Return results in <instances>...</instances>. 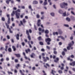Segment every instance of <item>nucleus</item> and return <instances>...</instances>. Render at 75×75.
Here are the masks:
<instances>
[{
	"instance_id": "obj_57",
	"label": "nucleus",
	"mask_w": 75,
	"mask_h": 75,
	"mask_svg": "<svg viewBox=\"0 0 75 75\" xmlns=\"http://www.w3.org/2000/svg\"><path fill=\"white\" fill-rule=\"evenodd\" d=\"M21 8L23 9H25V6H23L21 7Z\"/></svg>"
},
{
	"instance_id": "obj_63",
	"label": "nucleus",
	"mask_w": 75,
	"mask_h": 75,
	"mask_svg": "<svg viewBox=\"0 0 75 75\" xmlns=\"http://www.w3.org/2000/svg\"><path fill=\"white\" fill-rule=\"evenodd\" d=\"M7 38L8 39H10V36L8 35H7Z\"/></svg>"
},
{
	"instance_id": "obj_51",
	"label": "nucleus",
	"mask_w": 75,
	"mask_h": 75,
	"mask_svg": "<svg viewBox=\"0 0 75 75\" xmlns=\"http://www.w3.org/2000/svg\"><path fill=\"white\" fill-rule=\"evenodd\" d=\"M32 70L33 71H34V70H35V67H33L32 68Z\"/></svg>"
},
{
	"instance_id": "obj_39",
	"label": "nucleus",
	"mask_w": 75,
	"mask_h": 75,
	"mask_svg": "<svg viewBox=\"0 0 75 75\" xmlns=\"http://www.w3.org/2000/svg\"><path fill=\"white\" fill-rule=\"evenodd\" d=\"M1 20L2 21H5V18H4V17H2L1 18Z\"/></svg>"
},
{
	"instance_id": "obj_28",
	"label": "nucleus",
	"mask_w": 75,
	"mask_h": 75,
	"mask_svg": "<svg viewBox=\"0 0 75 75\" xmlns=\"http://www.w3.org/2000/svg\"><path fill=\"white\" fill-rule=\"evenodd\" d=\"M8 51H9V52H11L12 51L11 48H8Z\"/></svg>"
},
{
	"instance_id": "obj_50",
	"label": "nucleus",
	"mask_w": 75,
	"mask_h": 75,
	"mask_svg": "<svg viewBox=\"0 0 75 75\" xmlns=\"http://www.w3.org/2000/svg\"><path fill=\"white\" fill-rule=\"evenodd\" d=\"M71 58H74V55L72 54L71 56Z\"/></svg>"
},
{
	"instance_id": "obj_2",
	"label": "nucleus",
	"mask_w": 75,
	"mask_h": 75,
	"mask_svg": "<svg viewBox=\"0 0 75 75\" xmlns=\"http://www.w3.org/2000/svg\"><path fill=\"white\" fill-rule=\"evenodd\" d=\"M20 13L21 12V11H20V9H18L17 11H15V13H16V18L18 19V18H20V13Z\"/></svg>"
},
{
	"instance_id": "obj_8",
	"label": "nucleus",
	"mask_w": 75,
	"mask_h": 75,
	"mask_svg": "<svg viewBox=\"0 0 75 75\" xmlns=\"http://www.w3.org/2000/svg\"><path fill=\"white\" fill-rule=\"evenodd\" d=\"M68 46H67V49L68 50H70L71 49V48L72 46V44H68Z\"/></svg>"
},
{
	"instance_id": "obj_19",
	"label": "nucleus",
	"mask_w": 75,
	"mask_h": 75,
	"mask_svg": "<svg viewBox=\"0 0 75 75\" xmlns=\"http://www.w3.org/2000/svg\"><path fill=\"white\" fill-rule=\"evenodd\" d=\"M45 34H48L49 33V30H46L45 32Z\"/></svg>"
},
{
	"instance_id": "obj_17",
	"label": "nucleus",
	"mask_w": 75,
	"mask_h": 75,
	"mask_svg": "<svg viewBox=\"0 0 75 75\" xmlns=\"http://www.w3.org/2000/svg\"><path fill=\"white\" fill-rule=\"evenodd\" d=\"M12 48L13 49L14 51H16V47L14 46H13Z\"/></svg>"
},
{
	"instance_id": "obj_20",
	"label": "nucleus",
	"mask_w": 75,
	"mask_h": 75,
	"mask_svg": "<svg viewBox=\"0 0 75 75\" xmlns=\"http://www.w3.org/2000/svg\"><path fill=\"white\" fill-rule=\"evenodd\" d=\"M58 32L60 34H62V32L61 31V29H58Z\"/></svg>"
},
{
	"instance_id": "obj_56",
	"label": "nucleus",
	"mask_w": 75,
	"mask_h": 75,
	"mask_svg": "<svg viewBox=\"0 0 75 75\" xmlns=\"http://www.w3.org/2000/svg\"><path fill=\"white\" fill-rule=\"evenodd\" d=\"M69 74H71V75H72V72L71 71H69Z\"/></svg>"
},
{
	"instance_id": "obj_43",
	"label": "nucleus",
	"mask_w": 75,
	"mask_h": 75,
	"mask_svg": "<svg viewBox=\"0 0 75 75\" xmlns=\"http://www.w3.org/2000/svg\"><path fill=\"white\" fill-rule=\"evenodd\" d=\"M63 50L64 51V52H67V50L65 48H64L63 49Z\"/></svg>"
},
{
	"instance_id": "obj_62",
	"label": "nucleus",
	"mask_w": 75,
	"mask_h": 75,
	"mask_svg": "<svg viewBox=\"0 0 75 75\" xmlns=\"http://www.w3.org/2000/svg\"><path fill=\"white\" fill-rule=\"evenodd\" d=\"M64 69V67H62L60 69L61 70H63Z\"/></svg>"
},
{
	"instance_id": "obj_52",
	"label": "nucleus",
	"mask_w": 75,
	"mask_h": 75,
	"mask_svg": "<svg viewBox=\"0 0 75 75\" xmlns=\"http://www.w3.org/2000/svg\"><path fill=\"white\" fill-rule=\"evenodd\" d=\"M45 36L46 37L48 38V37H49V35H47V34H46Z\"/></svg>"
},
{
	"instance_id": "obj_32",
	"label": "nucleus",
	"mask_w": 75,
	"mask_h": 75,
	"mask_svg": "<svg viewBox=\"0 0 75 75\" xmlns=\"http://www.w3.org/2000/svg\"><path fill=\"white\" fill-rule=\"evenodd\" d=\"M62 55L63 56H64V55H65V52L64 51H63L62 52Z\"/></svg>"
},
{
	"instance_id": "obj_15",
	"label": "nucleus",
	"mask_w": 75,
	"mask_h": 75,
	"mask_svg": "<svg viewBox=\"0 0 75 75\" xmlns=\"http://www.w3.org/2000/svg\"><path fill=\"white\" fill-rule=\"evenodd\" d=\"M38 3V1H34L33 2V4H37Z\"/></svg>"
},
{
	"instance_id": "obj_1",
	"label": "nucleus",
	"mask_w": 75,
	"mask_h": 75,
	"mask_svg": "<svg viewBox=\"0 0 75 75\" xmlns=\"http://www.w3.org/2000/svg\"><path fill=\"white\" fill-rule=\"evenodd\" d=\"M29 32L30 33H32V30L31 29H29L28 30H26V34L28 36V38L29 41H31V37L30 36V33H29Z\"/></svg>"
},
{
	"instance_id": "obj_14",
	"label": "nucleus",
	"mask_w": 75,
	"mask_h": 75,
	"mask_svg": "<svg viewBox=\"0 0 75 75\" xmlns=\"http://www.w3.org/2000/svg\"><path fill=\"white\" fill-rule=\"evenodd\" d=\"M25 51L26 54H28V52H30L31 50H30V49L28 48L27 50H25Z\"/></svg>"
},
{
	"instance_id": "obj_21",
	"label": "nucleus",
	"mask_w": 75,
	"mask_h": 75,
	"mask_svg": "<svg viewBox=\"0 0 75 75\" xmlns=\"http://www.w3.org/2000/svg\"><path fill=\"white\" fill-rule=\"evenodd\" d=\"M16 13H15V11H13L12 13L11 14V16L13 17L14 16V14Z\"/></svg>"
},
{
	"instance_id": "obj_23",
	"label": "nucleus",
	"mask_w": 75,
	"mask_h": 75,
	"mask_svg": "<svg viewBox=\"0 0 75 75\" xmlns=\"http://www.w3.org/2000/svg\"><path fill=\"white\" fill-rule=\"evenodd\" d=\"M8 46L6 45L5 46V51L7 52V49H8Z\"/></svg>"
},
{
	"instance_id": "obj_60",
	"label": "nucleus",
	"mask_w": 75,
	"mask_h": 75,
	"mask_svg": "<svg viewBox=\"0 0 75 75\" xmlns=\"http://www.w3.org/2000/svg\"><path fill=\"white\" fill-rule=\"evenodd\" d=\"M39 31H41L42 30V29H41V28H39Z\"/></svg>"
},
{
	"instance_id": "obj_64",
	"label": "nucleus",
	"mask_w": 75,
	"mask_h": 75,
	"mask_svg": "<svg viewBox=\"0 0 75 75\" xmlns=\"http://www.w3.org/2000/svg\"><path fill=\"white\" fill-rule=\"evenodd\" d=\"M6 38H4L3 39V41H6Z\"/></svg>"
},
{
	"instance_id": "obj_59",
	"label": "nucleus",
	"mask_w": 75,
	"mask_h": 75,
	"mask_svg": "<svg viewBox=\"0 0 75 75\" xmlns=\"http://www.w3.org/2000/svg\"><path fill=\"white\" fill-rule=\"evenodd\" d=\"M6 60L7 61H9V58L8 57H6Z\"/></svg>"
},
{
	"instance_id": "obj_55",
	"label": "nucleus",
	"mask_w": 75,
	"mask_h": 75,
	"mask_svg": "<svg viewBox=\"0 0 75 75\" xmlns=\"http://www.w3.org/2000/svg\"><path fill=\"white\" fill-rule=\"evenodd\" d=\"M22 45L23 46H24L25 45V43L24 42H22Z\"/></svg>"
},
{
	"instance_id": "obj_40",
	"label": "nucleus",
	"mask_w": 75,
	"mask_h": 75,
	"mask_svg": "<svg viewBox=\"0 0 75 75\" xmlns=\"http://www.w3.org/2000/svg\"><path fill=\"white\" fill-rule=\"evenodd\" d=\"M44 6H46V5H47V2L46 1H44Z\"/></svg>"
},
{
	"instance_id": "obj_34",
	"label": "nucleus",
	"mask_w": 75,
	"mask_h": 75,
	"mask_svg": "<svg viewBox=\"0 0 75 75\" xmlns=\"http://www.w3.org/2000/svg\"><path fill=\"white\" fill-rule=\"evenodd\" d=\"M53 53L54 54H55V55H57V52L56 51H54Z\"/></svg>"
},
{
	"instance_id": "obj_54",
	"label": "nucleus",
	"mask_w": 75,
	"mask_h": 75,
	"mask_svg": "<svg viewBox=\"0 0 75 75\" xmlns=\"http://www.w3.org/2000/svg\"><path fill=\"white\" fill-rule=\"evenodd\" d=\"M44 18V16H42V17H41V20H42Z\"/></svg>"
},
{
	"instance_id": "obj_46",
	"label": "nucleus",
	"mask_w": 75,
	"mask_h": 75,
	"mask_svg": "<svg viewBox=\"0 0 75 75\" xmlns=\"http://www.w3.org/2000/svg\"><path fill=\"white\" fill-rule=\"evenodd\" d=\"M15 62L16 63H17L18 62V60L17 59H15Z\"/></svg>"
},
{
	"instance_id": "obj_42",
	"label": "nucleus",
	"mask_w": 75,
	"mask_h": 75,
	"mask_svg": "<svg viewBox=\"0 0 75 75\" xmlns=\"http://www.w3.org/2000/svg\"><path fill=\"white\" fill-rule=\"evenodd\" d=\"M42 72L44 74L43 75H47V74L45 73V71H44V70H43L42 71Z\"/></svg>"
},
{
	"instance_id": "obj_58",
	"label": "nucleus",
	"mask_w": 75,
	"mask_h": 75,
	"mask_svg": "<svg viewBox=\"0 0 75 75\" xmlns=\"http://www.w3.org/2000/svg\"><path fill=\"white\" fill-rule=\"evenodd\" d=\"M14 72L15 73H17V70L16 69H15Z\"/></svg>"
},
{
	"instance_id": "obj_45",
	"label": "nucleus",
	"mask_w": 75,
	"mask_h": 75,
	"mask_svg": "<svg viewBox=\"0 0 75 75\" xmlns=\"http://www.w3.org/2000/svg\"><path fill=\"white\" fill-rule=\"evenodd\" d=\"M36 17L38 18H40V15L38 14H37L36 15Z\"/></svg>"
},
{
	"instance_id": "obj_11",
	"label": "nucleus",
	"mask_w": 75,
	"mask_h": 75,
	"mask_svg": "<svg viewBox=\"0 0 75 75\" xmlns=\"http://www.w3.org/2000/svg\"><path fill=\"white\" fill-rule=\"evenodd\" d=\"M56 73V71L53 69H52L51 70V74H52L53 75H55V74Z\"/></svg>"
},
{
	"instance_id": "obj_3",
	"label": "nucleus",
	"mask_w": 75,
	"mask_h": 75,
	"mask_svg": "<svg viewBox=\"0 0 75 75\" xmlns=\"http://www.w3.org/2000/svg\"><path fill=\"white\" fill-rule=\"evenodd\" d=\"M68 6V4L65 2H63L62 3H61L60 4V7L61 8H65L66 9L68 8L67 7H66L65 6Z\"/></svg>"
},
{
	"instance_id": "obj_13",
	"label": "nucleus",
	"mask_w": 75,
	"mask_h": 75,
	"mask_svg": "<svg viewBox=\"0 0 75 75\" xmlns=\"http://www.w3.org/2000/svg\"><path fill=\"white\" fill-rule=\"evenodd\" d=\"M35 54L33 53H32V54L30 55V57L31 58H34V57H35Z\"/></svg>"
},
{
	"instance_id": "obj_22",
	"label": "nucleus",
	"mask_w": 75,
	"mask_h": 75,
	"mask_svg": "<svg viewBox=\"0 0 75 75\" xmlns=\"http://www.w3.org/2000/svg\"><path fill=\"white\" fill-rule=\"evenodd\" d=\"M73 20V21L75 20V17L73 16H71L70 17Z\"/></svg>"
},
{
	"instance_id": "obj_10",
	"label": "nucleus",
	"mask_w": 75,
	"mask_h": 75,
	"mask_svg": "<svg viewBox=\"0 0 75 75\" xmlns=\"http://www.w3.org/2000/svg\"><path fill=\"white\" fill-rule=\"evenodd\" d=\"M69 65L71 66H73L74 67L75 65V61L73 62L72 63H69Z\"/></svg>"
},
{
	"instance_id": "obj_29",
	"label": "nucleus",
	"mask_w": 75,
	"mask_h": 75,
	"mask_svg": "<svg viewBox=\"0 0 75 75\" xmlns=\"http://www.w3.org/2000/svg\"><path fill=\"white\" fill-rule=\"evenodd\" d=\"M59 38H61V39H62V40H65V38H64L62 36H59Z\"/></svg>"
},
{
	"instance_id": "obj_27",
	"label": "nucleus",
	"mask_w": 75,
	"mask_h": 75,
	"mask_svg": "<svg viewBox=\"0 0 75 75\" xmlns=\"http://www.w3.org/2000/svg\"><path fill=\"white\" fill-rule=\"evenodd\" d=\"M24 15H25V14L24 13H23V14H22L21 15V18H23V17H24Z\"/></svg>"
},
{
	"instance_id": "obj_25",
	"label": "nucleus",
	"mask_w": 75,
	"mask_h": 75,
	"mask_svg": "<svg viewBox=\"0 0 75 75\" xmlns=\"http://www.w3.org/2000/svg\"><path fill=\"white\" fill-rule=\"evenodd\" d=\"M20 72L21 73L22 75H25V74H24V73L23 72V71H21V70H20Z\"/></svg>"
},
{
	"instance_id": "obj_30",
	"label": "nucleus",
	"mask_w": 75,
	"mask_h": 75,
	"mask_svg": "<svg viewBox=\"0 0 75 75\" xmlns=\"http://www.w3.org/2000/svg\"><path fill=\"white\" fill-rule=\"evenodd\" d=\"M59 13L60 14H62L63 13V11L61 10H59Z\"/></svg>"
},
{
	"instance_id": "obj_61",
	"label": "nucleus",
	"mask_w": 75,
	"mask_h": 75,
	"mask_svg": "<svg viewBox=\"0 0 75 75\" xmlns=\"http://www.w3.org/2000/svg\"><path fill=\"white\" fill-rule=\"evenodd\" d=\"M59 45H62V42H60L59 43Z\"/></svg>"
},
{
	"instance_id": "obj_12",
	"label": "nucleus",
	"mask_w": 75,
	"mask_h": 75,
	"mask_svg": "<svg viewBox=\"0 0 75 75\" xmlns=\"http://www.w3.org/2000/svg\"><path fill=\"white\" fill-rule=\"evenodd\" d=\"M15 55H16V57H17V58H20V57H21V56L19 54H15Z\"/></svg>"
},
{
	"instance_id": "obj_5",
	"label": "nucleus",
	"mask_w": 75,
	"mask_h": 75,
	"mask_svg": "<svg viewBox=\"0 0 75 75\" xmlns=\"http://www.w3.org/2000/svg\"><path fill=\"white\" fill-rule=\"evenodd\" d=\"M5 25L6 27H7V29H9V32L10 33H13V31H11V29H10V28H9V25H8V24L7 23H6Z\"/></svg>"
},
{
	"instance_id": "obj_35",
	"label": "nucleus",
	"mask_w": 75,
	"mask_h": 75,
	"mask_svg": "<svg viewBox=\"0 0 75 75\" xmlns=\"http://www.w3.org/2000/svg\"><path fill=\"white\" fill-rule=\"evenodd\" d=\"M6 2L7 4H9V3H10V1H9V0H7L6 1Z\"/></svg>"
},
{
	"instance_id": "obj_41",
	"label": "nucleus",
	"mask_w": 75,
	"mask_h": 75,
	"mask_svg": "<svg viewBox=\"0 0 75 75\" xmlns=\"http://www.w3.org/2000/svg\"><path fill=\"white\" fill-rule=\"evenodd\" d=\"M8 74L10 75V74H11V75H13V73L10 71H8Z\"/></svg>"
},
{
	"instance_id": "obj_48",
	"label": "nucleus",
	"mask_w": 75,
	"mask_h": 75,
	"mask_svg": "<svg viewBox=\"0 0 75 75\" xmlns=\"http://www.w3.org/2000/svg\"><path fill=\"white\" fill-rule=\"evenodd\" d=\"M50 14L52 16H54V13H51Z\"/></svg>"
},
{
	"instance_id": "obj_53",
	"label": "nucleus",
	"mask_w": 75,
	"mask_h": 75,
	"mask_svg": "<svg viewBox=\"0 0 75 75\" xmlns=\"http://www.w3.org/2000/svg\"><path fill=\"white\" fill-rule=\"evenodd\" d=\"M20 24L21 25H23V22H22V21H20Z\"/></svg>"
},
{
	"instance_id": "obj_49",
	"label": "nucleus",
	"mask_w": 75,
	"mask_h": 75,
	"mask_svg": "<svg viewBox=\"0 0 75 75\" xmlns=\"http://www.w3.org/2000/svg\"><path fill=\"white\" fill-rule=\"evenodd\" d=\"M2 15V11H0V16H1Z\"/></svg>"
},
{
	"instance_id": "obj_16",
	"label": "nucleus",
	"mask_w": 75,
	"mask_h": 75,
	"mask_svg": "<svg viewBox=\"0 0 75 75\" xmlns=\"http://www.w3.org/2000/svg\"><path fill=\"white\" fill-rule=\"evenodd\" d=\"M59 58H57L56 59L54 60V62H58V61H59Z\"/></svg>"
},
{
	"instance_id": "obj_38",
	"label": "nucleus",
	"mask_w": 75,
	"mask_h": 75,
	"mask_svg": "<svg viewBox=\"0 0 75 75\" xmlns=\"http://www.w3.org/2000/svg\"><path fill=\"white\" fill-rule=\"evenodd\" d=\"M71 42H72V44L71 43H70L69 44H71V46H72V45H74V41H71Z\"/></svg>"
},
{
	"instance_id": "obj_24",
	"label": "nucleus",
	"mask_w": 75,
	"mask_h": 75,
	"mask_svg": "<svg viewBox=\"0 0 75 75\" xmlns=\"http://www.w3.org/2000/svg\"><path fill=\"white\" fill-rule=\"evenodd\" d=\"M38 39L39 41L42 40V38H41V36L39 37L38 38Z\"/></svg>"
},
{
	"instance_id": "obj_6",
	"label": "nucleus",
	"mask_w": 75,
	"mask_h": 75,
	"mask_svg": "<svg viewBox=\"0 0 75 75\" xmlns=\"http://www.w3.org/2000/svg\"><path fill=\"white\" fill-rule=\"evenodd\" d=\"M6 16L8 18V21H7L8 23H7V24H8H8H9L10 23V15H7Z\"/></svg>"
},
{
	"instance_id": "obj_26",
	"label": "nucleus",
	"mask_w": 75,
	"mask_h": 75,
	"mask_svg": "<svg viewBox=\"0 0 75 75\" xmlns=\"http://www.w3.org/2000/svg\"><path fill=\"white\" fill-rule=\"evenodd\" d=\"M58 72L59 73V74H62V70H59L58 71Z\"/></svg>"
},
{
	"instance_id": "obj_33",
	"label": "nucleus",
	"mask_w": 75,
	"mask_h": 75,
	"mask_svg": "<svg viewBox=\"0 0 75 75\" xmlns=\"http://www.w3.org/2000/svg\"><path fill=\"white\" fill-rule=\"evenodd\" d=\"M39 44L40 45H44V43L42 42H39Z\"/></svg>"
},
{
	"instance_id": "obj_36",
	"label": "nucleus",
	"mask_w": 75,
	"mask_h": 75,
	"mask_svg": "<svg viewBox=\"0 0 75 75\" xmlns=\"http://www.w3.org/2000/svg\"><path fill=\"white\" fill-rule=\"evenodd\" d=\"M66 16V12H65L64 13H63V16L64 17H65Z\"/></svg>"
},
{
	"instance_id": "obj_37",
	"label": "nucleus",
	"mask_w": 75,
	"mask_h": 75,
	"mask_svg": "<svg viewBox=\"0 0 75 75\" xmlns=\"http://www.w3.org/2000/svg\"><path fill=\"white\" fill-rule=\"evenodd\" d=\"M22 21L23 23H25L26 22V21L25 19H23V20Z\"/></svg>"
},
{
	"instance_id": "obj_31",
	"label": "nucleus",
	"mask_w": 75,
	"mask_h": 75,
	"mask_svg": "<svg viewBox=\"0 0 75 75\" xmlns=\"http://www.w3.org/2000/svg\"><path fill=\"white\" fill-rule=\"evenodd\" d=\"M66 20H67V21H71V19H70V18H69L68 17H67L66 18Z\"/></svg>"
},
{
	"instance_id": "obj_4",
	"label": "nucleus",
	"mask_w": 75,
	"mask_h": 75,
	"mask_svg": "<svg viewBox=\"0 0 75 75\" xmlns=\"http://www.w3.org/2000/svg\"><path fill=\"white\" fill-rule=\"evenodd\" d=\"M45 41L46 42H47V45H50L51 44L50 42L51 41V39L50 38H47L45 39Z\"/></svg>"
},
{
	"instance_id": "obj_44",
	"label": "nucleus",
	"mask_w": 75,
	"mask_h": 75,
	"mask_svg": "<svg viewBox=\"0 0 75 75\" xmlns=\"http://www.w3.org/2000/svg\"><path fill=\"white\" fill-rule=\"evenodd\" d=\"M46 48L48 50H50V47L48 46H46Z\"/></svg>"
},
{
	"instance_id": "obj_9",
	"label": "nucleus",
	"mask_w": 75,
	"mask_h": 75,
	"mask_svg": "<svg viewBox=\"0 0 75 75\" xmlns=\"http://www.w3.org/2000/svg\"><path fill=\"white\" fill-rule=\"evenodd\" d=\"M15 36L16 37V39L17 40H20V35H19V34H17L15 35Z\"/></svg>"
},
{
	"instance_id": "obj_18",
	"label": "nucleus",
	"mask_w": 75,
	"mask_h": 75,
	"mask_svg": "<svg viewBox=\"0 0 75 75\" xmlns=\"http://www.w3.org/2000/svg\"><path fill=\"white\" fill-rule=\"evenodd\" d=\"M20 67V64H18L16 66V68L17 69H18V68Z\"/></svg>"
},
{
	"instance_id": "obj_7",
	"label": "nucleus",
	"mask_w": 75,
	"mask_h": 75,
	"mask_svg": "<svg viewBox=\"0 0 75 75\" xmlns=\"http://www.w3.org/2000/svg\"><path fill=\"white\" fill-rule=\"evenodd\" d=\"M41 21L39 19L38 21L37 25L38 27H40V26L41 25Z\"/></svg>"
},
{
	"instance_id": "obj_47",
	"label": "nucleus",
	"mask_w": 75,
	"mask_h": 75,
	"mask_svg": "<svg viewBox=\"0 0 75 75\" xmlns=\"http://www.w3.org/2000/svg\"><path fill=\"white\" fill-rule=\"evenodd\" d=\"M71 14H73V15H74V16H75V13L73 11H71Z\"/></svg>"
}]
</instances>
